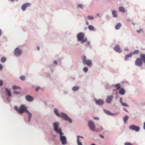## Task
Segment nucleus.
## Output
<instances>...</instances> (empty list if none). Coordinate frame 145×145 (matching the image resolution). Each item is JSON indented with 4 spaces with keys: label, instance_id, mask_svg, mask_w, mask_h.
<instances>
[{
    "label": "nucleus",
    "instance_id": "obj_2",
    "mask_svg": "<svg viewBox=\"0 0 145 145\" xmlns=\"http://www.w3.org/2000/svg\"><path fill=\"white\" fill-rule=\"evenodd\" d=\"M19 113L21 114H23L24 112L27 113L29 116V122H30L32 117L31 114L27 110V107L24 105H22L19 108Z\"/></svg>",
    "mask_w": 145,
    "mask_h": 145
},
{
    "label": "nucleus",
    "instance_id": "obj_60",
    "mask_svg": "<svg viewBox=\"0 0 145 145\" xmlns=\"http://www.w3.org/2000/svg\"><path fill=\"white\" fill-rule=\"evenodd\" d=\"M11 1H13L14 0H11Z\"/></svg>",
    "mask_w": 145,
    "mask_h": 145
},
{
    "label": "nucleus",
    "instance_id": "obj_9",
    "mask_svg": "<svg viewBox=\"0 0 145 145\" xmlns=\"http://www.w3.org/2000/svg\"><path fill=\"white\" fill-rule=\"evenodd\" d=\"M130 129L132 130H135L137 132L139 131L140 128L138 126H136L135 125H132L129 127Z\"/></svg>",
    "mask_w": 145,
    "mask_h": 145
},
{
    "label": "nucleus",
    "instance_id": "obj_48",
    "mask_svg": "<svg viewBox=\"0 0 145 145\" xmlns=\"http://www.w3.org/2000/svg\"><path fill=\"white\" fill-rule=\"evenodd\" d=\"M39 89V87H38L37 88H36V89H35V90L36 91H38V90Z\"/></svg>",
    "mask_w": 145,
    "mask_h": 145
},
{
    "label": "nucleus",
    "instance_id": "obj_3",
    "mask_svg": "<svg viewBox=\"0 0 145 145\" xmlns=\"http://www.w3.org/2000/svg\"><path fill=\"white\" fill-rule=\"evenodd\" d=\"M82 62L84 64L88 66H90L92 63V61L91 60H86V57L84 56L82 58Z\"/></svg>",
    "mask_w": 145,
    "mask_h": 145
},
{
    "label": "nucleus",
    "instance_id": "obj_27",
    "mask_svg": "<svg viewBox=\"0 0 145 145\" xmlns=\"http://www.w3.org/2000/svg\"><path fill=\"white\" fill-rule=\"evenodd\" d=\"M88 28L91 31H93L94 29V27L92 25H89L88 27Z\"/></svg>",
    "mask_w": 145,
    "mask_h": 145
},
{
    "label": "nucleus",
    "instance_id": "obj_5",
    "mask_svg": "<svg viewBox=\"0 0 145 145\" xmlns=\"http://www.w3.org/2000/svg\"><path fill=\"white\" fill-rule=\"evenodd\" d=\"M22 53V50L18 48H16L14 51V55L16 57L20 56Z\"/></svg>",
    "mask_w": 145,
    "mask_h": 145
},
{
    "label": "nucleus",
    "instance_id": "obj_58",
    "mask_svg": "<svg viewBox=\"0 0 145 145\" xmlns=\"http://www.w3.org/2000/svg\"><path fill=\"white\" fill-rule=\"evenodd\" d=\"M90 44V43H88V44L89 45Z\"/></svg>",
    "mask_w": 145,
    "mask_h": 145
},
{
    "label": "nucleus",
    "instance_id": "obj_43",
    "mask_svg": "<svg viewBox=\"0 0 145 145\" xmlns=\"http://www.w3.org/2000/svg\"><path fill=\"white\" fill-rule=\"evenodd\" d=\"M79 137H80V138H81L82 139H84L83 137L82 136H77V139L78 138H79Z\"/></svg>",
    "mask_w": 145,
    "mask_h": 145
},
{
    "label": "nucleus",
    "instance_id": "obj_8",
    "mask_svg": "<svg viewBox=\"0 0 145 145\" xmlns=\"http://www.w3.org/2000/svg\"><path fill=\"white\" fill-rule=\"evenodd\" d=\"M84 34L82 33H78L77 35V40L78 41H81L84 39Z\"/></svg>",
    "mask_w": 145,
    "mask_h": 145
},
{
    "label": "nucleus",
    "instance_id": "obj_51",
    "mask_svg": "<svg viewBox=\"0 0 145 145\" xmlns=\"http://www.w3.org/2000/svg\"><path fill=\"white\" fill-rule=\"evenodd\" d=\"M1 29H0V36L1 35Z\"/></svg>",
    "mask_w": 145,
    "mask_h": 145
},
{
    "label": "nucleus",
    "instance_id": "obj_17",
    "mask_svg": "<svg viewBox=\"0 0 145 145\" xmlns=\"http://www.w3.org/2000/svg\"><path fill=\"white\" fill-rule=\"evenodd\" d=\"M104 111L106 114L110 116H113V114L110 111L106 110H104Z\"/></svg>",
    "mask_w": 145,
    "mask_h": 145
},
{
    "label": "nucleus",
    "instance_id": "obj_1",
    "mask_svg": "<svg viewBox=\"0 0 145 145\" xmlns=\"http://www.w3.org/2000/svg\"><path fill=\"white\" fill-rule=\"evenodd\" d=\"M59 125V123L55 122L54 123L53 126L54 131L59 134L60 140L62 142V144H66L67 142L66 141V137L64 136H63V133L62 132V130L61 129L59 128V129H58Z\"/></svg>",
    "mask_w": 145,
    "mask_h": 145
},
{
    "label": "nucleus",
    "instance_id": "obj_37",
    "mask_svg": "<svg viewBox=\"0 0 145 145\" xmlns=\"http://www.w3.org/2000/svg\"><path fill=\"white\" fill-rule=\"evenodd\" d=\"M121 104L122 106H127V107H128L129 106L128 105H127L126 103H122Z\"/></svg>",
    "mask_w": 145,
    "mask_h": 145
},
{
    "label": "nucleus",
    "instance_id": "obj_44",
    "mask_svg": "<svg viewBox=\"0 0 145 145\" xmlns=\"http://www.w3.org/2000/svg\"><path fill=\"white\" fill-rule=\"evenodd\" d=\"M120 102L121 104L122 103H123L122 101V99L121 98H120Z\"/></svg>",
    "mask_w": 145,
    "mask_h": 145
},
{
    "label": "nucleus",
    "instance_id": "obj_33",
    "mask_svg": "<svg viewBox=\"0 0 145 145\" xmlns=\"http://www.w3.org/2000/svg\"><path fill=\"white\" fill-rule=\"evenodd\" d=\"M87 41V38H85L84 39L82 40L81 42V43L82 44L84 42H86Z\"/></svg>",
    "mask_w": 145,
    "mask_h": 145
},
{
    "label": "nucleus",
    "instance_id": "obj_52",
    "mask_svg": "<svg viewBox=\"0 0 145 145\" xmlns=\"http://www.w3.org/2000/svg\"><path fill=\"white\" fill-rule=\"evenodd\" d=\"M86 24L87 25H89V23L88 22H87L86 23Z\"/></svg>",
    "mask_w": 145,
    "mask_h": 145
},
{
    "label": "nucleus",
    "instance_id": "obj_16",
    "mask_svg": "<svg viewBox=\"0 0 145 145\" xmlns=\"http://www.w3.org/2000/svg\"><path fill=\"white\" fill-rule=\"evenodd\" d=\"M125 90L123 88H121L119 91V93L121 95H124L125 93Z\"/></svg>",
    "mask_w": 145,
    "mask_h": 145
},
{
    "label": "nucleus",
    "instance_id": "obj_42",
    "mask_svg": "<svg viewBox=\"0 0 145 145\" xmlns=\"http://www.w3.org/2000/svg\"><path fill=\"white\" fill-rule=\"evenodd\" d=\"M3 82L2 81L0 80V86H1L3 85Z\"/></svg>",
    "mask_w": 145,
    "mask_h": 145
},
{
    "label": "nucleus",
    "instance_id": "obj_19",
    "mask_svg": "<svg viewBox=\"0 0 145 145\" xmlns=\"http://www.w3.org/2000/svg\"><path fill=\"white\" fill-rule=\"evenodd\" d=\"M5 89L9 97L11 96V92L7 88H5Z\"/></svg>",
    "mask_w": 145,
    "mask_h": 145
},
{
    "label": "nucleus",
    "instance_id": "obj_59",
    "mask_svg": "<svg viewBox=\"0 0 145 145\" xmlns=\"http://www.w3.org/2000/svg\"><path fill=\"white\" fill-rule=\"evenodd\" d=\"M125 111H127V110H126V109H124Z\"/></svg>",
    "mask_w": 145,
    "mask_h": 145
},
{
    "label": "nucleus",
    "instance_id": "obj_38",
    "mask_svg": "<svg viewBox=\"0 0 145 145\" xmlns=\"http://www.w3.org/2000/svg\"><path fill=\"white\" fill-rule=\"evenodd\" d=\"M88 18L89 20H93V16H88Z\"/></svg>",
    "mask_w": 145,
    "mask_h": 145
},
{
    "label": "nucleus",
    "instance_id": "obj_6",
    "mask_svg": "<svg viewBox=\"0 0 145 145\" xmlns=\"http://www.w3.org/2000/svg\"><path fill=\"white\" fill-rule=\"evenodd\" d=\"M135 64L137 66H142L143 64V62L141 58H137L135 61Z\"/></svg>",
    "mask_w": 145,
    "mask_h": 145
},
{
    "label": "nucleus",
    "instance_id": "obj_54",
    "mask_svg": "<svg viewBox=\"0 0 145 145\" xmlns=\"http://www.w3.org/2000/svg\"><path fill=\"white\" fill-rule=\"evenodd\" d=\"M91 145H95V144H91Z\"/></svg>",
    "mask_w": 145,
    "mask_h": 145
},
{
    "label": "nucleus",
    "instance_id": "obj_28",
    "mask_svg": "<svg viewBox=\"0 0 145 145\" xmlns=\"http://www.w3.org/2000/svg\"><path fill=\"white\" fill-rule=\"evenodd\" d=\"M6 60V58L4 57H2L1 59V62L4 63Z\"/></svg>",
    "mask_w": 145,
    "mask_h": 145
},
{
    "label": "nucleus",
    "instance_id": "obj_34",
    "mask_svg": "<svg viewBox=\"0 0 145 145\" xmlns=\"http://www.w3.org/2000/svg\"><path fill=\"white\" fill-rule=\"evenodd\" d=\"M14 109L16 111H17L19 113V108H18L17 106H15L14 107Z\"/></svg>",
    "mask_w": 145,
    "mask_h": 145
},
{
    "label": "nucleus",
    "instance_id": "obj_29",
    "mask_svg": "<svg viewBox=\"0 0 145 145\" xmlns=\"http://www.w3.org/2000/svg\"><path fill=\"white\" fill-rule=\"evenodd\" d=\"M139 53V51L138 50H136L134 51L133 52H132L133 55L134 54H137Z\"/></svg>",
    "mask_w": 145,
    "mask_h": 145
},
{
    "label": "nucleus",
    "instance_id": "obj_57",
    "mask_svg": "<svg viewBox=\"0 0 145 145\" xmlns=\"http://www.w3.org/2000/svg\"><path fill=\"white\" fill-rule=\"evenodd\" d=\"M132 24H133V25H134V24H134V23H132Z\"/></svg>",
    "mask_w": 145,
    "mask_h": 145
},
{
    "label": "nucleus",
    "instance_id": "obj_23",
    "mask_svg": "<svg viewBox=\"0 0 145 145\" xmlns=\"http://www.w3.org/2000/svg\"><path fill=\"white\" fill-rule=\"evenodd\" d=\"M121 26V24L120 23H119L115 26V29H118L120 28Z\"/></svg>",
    "mask_w": 145,
    "mask_h": 145
},
{
    "label": "nucleus",
    "instance_id": "obj_7",
    "mask_svg": "<svg viewBox=\"0 0 145 145\" xmlns=\"http://www.w3.org/2000/svg\"><path fill=\"white\" fill-rule=\"evenodd\" d=\"M89 127L93 131H95V126L94 122L92 121H89L88 122Z\"/></svg>",
    "mask_w": 145,
    "mask_h": 145
},
{
    "label": "nucleus",
    "instance_id": "obj_12",
    "mask_svg": "<svg viewBox=\"0 0 145 145\" xmlns=\"http://www.w3.org/2000/svg\"><path fill=\"white\" fill-rule=\"evenodd\" d=\"M114 49L116 52L120 53L122 51L120 46L118 45L115 46Z\"/></svg>",
    "mask_w": 145,
    "mask_h": 145
},
{
    "label": "nucleus",
    "instance_id": "obj_20",
    "mask_svg": "<svg viewBox=\"0 0 145 145\" xmlns=\"http://www.w3.org/2000/svg\"><path fill=\"white\" fill-rule=\"evenodd\" d=\"M132 53V52L129 53V54L127 55L125 57V59L126 60L128 58L131 57L133 55Z\"/></svg>",
    "mask_w": 145,
    "mask_h": 145
},
{
    "label": "nucleus",
    "instance_id": "obj_30",
    "mask_svg": "<svg viewBox=\"0 0 145 145\" xmlns=\"http://www.w3.org/2000/svg\"><path fill=\"white\" fill-rule=\"evenodd\" d=\"M80 140L79 138H77V142L78 145H82V143L80 142Z\"/></svg>",
    "mask_w": 145,
    "mask_h": 145
},
{
    "label": "nucleus",
    "instance_id": "obj_13",
    "mask_svg": "<svg viewBox=\"0 0 145 145\" xmlns=\"http://www.w3.org/2000/svg\"><path fill=\"white\" fill-rule=\"evenodd\" d=\"M94 100L95 101L96 103L99 105H102L104 103L103 101L102 100L99 99L97 100L96 99H95Z\"/></svg>",
    "mask_w": 145,
    "mask_h": 145
},
{
    "label": "nucleus",
    "instance_id": "obj_11",
    "mask_svg": "<svg viewBox=\"0 0 145 145\" xmlns=\"http://www.w3.org/2000/svg\"><path fill=\"white\" fill-rule=\"evenodd\" d=\"M113 97L112 95L108 96L106 99V102L108 103H110L112 101Z\"/></svg>",
    "mask_w": 145,
    "mask_h": 145
},
{
    "label": "nucleus",
    "instance_id": "obj_36",
    "mask_svg": "<svg viewBox=\"0 0 145 145\" xmlns=\"http://www.w3.org/2000/svg\"><path fill=\"white\" fill-rule=\"evenodd\" d=\"M88 70V68L87 67H84L83 69V70L84 71L86 72H87Z\"/></svg>",
    "mask_w": 145,
    "mask_h": 145
},
{
    "label": "nucleus",
    "instance_id": "obj_31",
    "mask_svg": "<svg viewBox=\"0 0 145 145\" xmlns=\"http://www.w3.org/2000/svg\"><path fill=\"white\" fill-rule=\"evenodd\" d=\"M12 88L13 89H20V88L19 87L17 86H13L12 87Z\"/></svg>",
    "mask_w": 145,
    "mask_h": 145
},
{
    "label": "nucleus",
    "instance_id": "obj_47",
    "mask_svg": "<svg viewBox=\"0 0 145 145\" xmlns=\"http://www.w3.org/2000/svg\"><path fill=\"white\" fill-rule=\"evenodd\" d=\"M100 136L103 138H104V136L103 135H100Z\"/></svg>",
    "mask_w": 145,
    "mask_h": 145
},
{
    "label": "nucleus",
    "instance_id": "obj_24",
    "mask_svg": "<svg viewBox=\"0 0 145 145\" xmlns=\"http://www.w3.org/2000/svg\"><path fill=\"white\" fill-rule=\"evenodd\" d=\"M54 112L56 116H58L59 117H60L61 116L60 115V114H59V113L58 112V110L56 108L54 109Z\"/></svg>",
    "mask_w": 145,
    "mask_h": 145
},
{
    "label": "nucleus",
    "instance_id": "obj_15",
    "mask_svg": "<svg viewBox=\"0 0 145 145\" xmlns=\"http://www.w3.org/2000/svg\"><path fill=\"white\" fill-rule=\"evenodd\" d=\"M141 60L142 61H143L144 63H145V54H142L140 56Z\"/></svg>",
    "mask_w": 145,
    "mask_h": 145
},
{
    "label": "nucleus",
    "instance_id": "obj_4",
    "mask_svg": "<svg viewBox=\"0 0 145 145\" xmlns=\"http://www.w3.org/2000/svg\"><path fill=\"white\" fill-rule=\"evenodd\" d=\"M60 117H62L65 120L68 121L70 123L72 122V120L70 118L67 114L63 112L60 113Z\"/></svg>",
    "mask_w": 145,
    "mask_h": 145
},
{
    "label": "nucleus",
    "instance_id": "obj_46",
    "mask_svg": "<svg viewBox=\"0 0 145 145\" xmlns=\"http://www.w3.org/2000/svg\"><path fill=\"white\" fill-rule=\"evenodd\" d=\"M54 64H56H56H57V62L56 61V60H55V61H54Z\"/></svg>",
    "mask_w": 145,
    "mask_h": 145
},
{
    "label": "nucleus",
    "instance_id": "obj_53",
    "mask_svg": "<svg viewBox=\"0 0 145 145\" xmlns=\"http://www.w3.org/2000/svg\"><path fill=\"white\" fill-rule=\"evenodd\" d=\"M37 48H38V50H39V49H40L39 48V47H37Z\"/></svg>",
    "mask_w": 145,
    "mask_h": 145
},
{
    "label": "nucleus",
    "instance_id": "obj_55",
    "mask_svg": "<svg viewBox=\"0 0 145 145\" xmlns=\"http://www.w3.org/2000/svg\"><path fill=\"white\" fill-rule=\"evenodd\" d=\"M97 16H99V14H97Z\"/></svg>",
    "mask_w": 145,
    "mask_h": 145
},
{
    "label": "nucleus",
    "instance_id": "obj_49",
    "mask_svg": "<svg viewBox=\"0 0 145 145\" xmlns=\"http://www.w3.org/2000/svg\"><path fill=\"white\" fill-rule=\"evenodd\" d=\"M144 128L145 130V122L144 123Z\"/></svg>",
    "mask_w": 145,
    "mask_h": 145
},
{
    "label": "nucleus",
    "instance_id": "obj_39",
    "mask_svg": "<svg viewBox=\"0 0 145 145\" xmlns=\"http://www.w3.org/2000/svg\"><path fill=\"white\" fill-rule=\"evenodd\" d=\"M124 145H133L132 144L128 142H126L125 143Z\"/></svg>",
    "mask_w": 145,
    "mask_h": 145
},
{
    "label": "nucleus",
    "instance_id": "obj_26",
    "mask_svg": "<svg viewBox=\"0 0 145 145\" xmlns=\"http://www.w3.org/2000/svg\"><path fill=\"white\" fill-rule=\"evenodd\" d=\"M79 89V88L78 86H75L73 87L72 88V90L73 91H76L78 90Z\"/></svg>",
    "mask_w": 145,
    "mask_h": 145
},
{
    "label": "nucleus",
    "instance_id": "obj_18",
    "mask_svg": "<svg viewBox=\"0 0 145 145\" xmlns=\"http://www.w3.org/2000/svg\"><path fill=\"white\" fill-rule=\"evenodd\" d=\"M121 87V86H120V83L117 84L115 86V87L116 88V89H114L113 91H114L119 89Z\"/></svg>",
    "mask_w": 145,
    "mask_h": 145
},
{
    "label": "nucleus",
    "instance_id": "obj_22",
    "mask_svg": "<svg viewBox=\"0 0 145 145\" xmlns=\"http://www.w3.org/2000/svg\"><path fill=\"white\" fill-rule=\"evenodd\" d=\"M128 116L127 115L125 116L123 118V120L125 123H126L127 121L128 118Z\"/></svg>",
    "mask_w": 145,
    "mask_h": 145
},
{
    "label": "nucleus",
    "instance_id": "obj_45",
    "mask_svg": "<svg viewBox=\"0 0 145 145\" xmlns=\"http://www.w3.org/2000/svg\"><path fill=\"white\" fill-rule=\"evenodd\" d=\"M94 119L97 120H98L99 119V118L98 117H95Z\"/></svg>",
    "mask_w": 145,
    "mask_h": 145
},
{
    "label": "nucleus",
    "instance_id": "obj_35",
    "mask_svg": "<svg viewBox=\"0 0 145 145\" xmlns=\"http://www.w3.org/2000/svg\"><path fill=\"white\" fill-rule=\"evenodd\" d=\"M82 6H83L81 4H79L77 6V7L78 8H80L82 9L83 8Z\"/></svg>",
    "mask_w": 145,
    "mask_h": 145
},
{
    "label": "nucleus",
    "instance_id": "obj_40",
    "mask_svg": "<svg viewBox=\"0 0 145 145\" xmlns=\"http://www.w3.org/2000/svg\"><path fill=\"white\" fill-rule=\"evenodd\" d=\"M14 93L15 94H18L20 93V92H18L16 91H15L14 92Z\"/></svg>",
    "mask_w": 145,
    "mask_h": 145
},
{
    "label": "nucleus",
    "instance_id": "obj_14",
    "mask_svg": "<svg viewBox=\"0 0 145 145\" xmlns=\"http://www.w3.org/2000/svg\"><path fill=\"white\" fill-rule=\"evenodd\" d=\"M25 99L26 100L29 102H31L33 100V98L29 95H27L25 96Z\"/></svg>",
    "mask_w": 145,
    "mask_h": 145
},
{
    "label": "nucleus",
    "instance_id": "obj_32",
    "mask_svg": "<svg viewBox=\"0 0 145 145\" xmlns=\"http://www.w3.org/2000/svg\"><path fill=\"white\" fill-rule=\"evenodd\" d=\"M20 78L22 80H25V76H23L20 77Z\"/></svg>",
    "mask_w": 145,
    "mask_h": 145
},
{
    "label": "nucleus",
    "instance_id": "obj_21",
    "mask_svg": "<svg viewBox=\"0 0 145 145\" xmlns=\"http://www.w3.org/2000/svg\"><path fill=\"white\" fill-rule=\"evenodd\" d=\"M112 14L114 17H116L117 16V12L116 10L112 11Z\"/></svg>",
    "mask_w": 145,
    "mask_h": 145
},
{
    "label": "nucleus",
    "instance_id": "obj_41",
    "mask_svg": "<svg viewBox=\"0 0 145 145\" xmlns=\"http://www.w3.org/2000/svg\"><path fill=\"white\" fill-rule=\"evenodd\" d=\"M3 69V66L2 64L0 63V70H1Z\"/></svg>",
    "mask_w": 145,
    "mask_h": 145
},
{
    "label": "nucleus",
    "instance_id": "obj_56",
    "mask_svg": "<svg viewBox=\"0 0 145 145\" xmlns=\"http://www.w3.org/2000/svg\"><path fill=\"white\" fill-rule=\"evenodd\" d=\"M127 20L128 21H129V20H128V19H127Z\"/></svg>",
    "mask_w": 145,
    "mask_h": 145
},
{
    "label": "nucleus",
    "instance_id": "obj_50",
    "mask_svg": "<svg viewBox=\"0 0 145 145\" xmlns=\"http://www.w3.org/2000/svg\"><path fill=\"white\" fill-rule=\"evenodd\" d=\"M137 32L138 33H140V31H139V30H137Z\"/></svg>",
    "mask_w": 145,
    "mask_h": 145
},
{
    "label": "nucleus",
    "instance_id": "obj_10",
    "mask_svg": "<svg viewBox=\"0 0 145 145\" xmlns=\"http://www.w3.org/2000/svg\"><path fill=\"white\" fill-rule=\"evenodd\" d=\"M31 4L29 3H27L23 5L22 6V9L23 11H25L27 7L30 6Z\"/></svg>",
    "mask_w": 145,
    "mask_h": 145
},
{
    "label": "nucleus",
    "instance_id": "obj_25",
    "mask_svg": "<svg viewBox=\"0 0 145 145\" xmlns=\"http://www.w3.org/2000/svg\"><path fill=\"white\" fill-rule=\"evenodd\" d=\"M119 10L123 13L125 12V9L122 7H119Z\"/></svg>",
    "mask_w": 145,
    "mask_h": 145
}]
</instances>
